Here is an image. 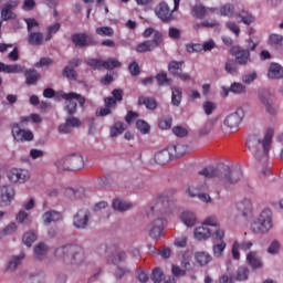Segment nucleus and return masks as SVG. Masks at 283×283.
Segmentation results:
<instances>
[{
  "label": "nucleus",
  "instance_id": "obj_1",
  "mask_svg": "<svg viewBox=\"0 0 283 283\" xmlns=\"http://www.w3.org/2000/svg\"><path fill=\"white\" fill-rule=\"evenodd\" d=\"M174 193H176V189L174 188L166 190L163 195L158 196L150 207V213L148 216H155V219L147 226V231L149 232V238L153 240H160L165 233L167 219L160 216L169 213V210L172 209L174 202H171L169 197L174 196Z\"/></svg>",
  "mask_w": 283,
  "mask_h": 283
},
{
  "label": "nucleus",
  "instance_id": "obj_2",
  "mask_svg": "<svg viewBox=\"0 0 283 283\" xmlns=\"http://www.w3.org/2000/svg\"><path fill=\"white\" fill-rule=\"evenodd\" d=\"M199 176L205 178H217L222 185H235L242 180V169L240 167L231 168L222 165L219 167L208 166L199 171Z\"/></svg>",
  "mask_w": 283,
  "mask_h": 283
},
{
  "label": "nucleus",
  "instance_id": "obj_3",
  "mask_svg": "<svg viewBox=\"0 0 283 283\" xmlns=\"http://www.w3.org/2000/svg\"><path fill=\"white\" fill-rule=\"evenodd\" d=\"M274 134L275 132L273 128H268L263 140H261L256 135H250L248 137L245 145L256 160H268Z\"/></svg>",
  "mask_w": 283,
  "mask_h": 283
},
{
  "label": "nucleus",
  "instance_id": "obj_4",
  "mask_svg": "<svg viewBox=\"0 0 283 283\" xmlns=\"http://www.w3.org/2000/svg\"><path fill=\"white\" fill-rule=\"evenodd\" d=\"M54 255L64 264L78 266L85 262V251L76 244L62 245L55 249Z\"/></svg>",
  "mask_w": 283,
  "mask_h": 283
},
{
  "label": "nucleus",
  "instance_id": "obj_5",
  "mask_svg": "<svg viewBox=\"0 0 283 283\" xmlns=\"http://www.w3.org/2000/svg\"><path fill=\"white\" fill-rule=\"evenodd\" d=\"M55 167L59 171H81L85 167V160L81 154H72L59 159Z\"/></svg>",
  "mask_w": 283,
  "mask_h": 283
},
{
  "label": "nucleus",
  "instance_id": "obj_6",
  "mask_svg": "<svg viewBox=\"0 0 283 283\" xmlns=\"http://www.w3.org/2000/svg\"><path fill=\"white\" fill-rule=\"evenodd\" d=\"M273 229V217L270 209L261 212L259 218L251 224L253 233H269Z\"/></svg>",
  "mask_w": 283,
  "mask_h": 283
},
{
  "label": "nucleus",
  "instance_id": "obj_7",
  "mask_svg": "<svg viewBox=\"0 0 283 283\" xmlns=\"http://www.w3.org/2000/svg\"><path fill=\"white\" fill-rule=\"evenodd\" d=\"M61 98H63L65 102V111L67 112L69 116H74L76 114V109L80 105V107H85V97H83L81 94L71 92V93H62ZM77 101L78 105L76 104Z\"/></svg>",
  "mask_w": 283,
  "mask_h": 283
},
{
  "label": "nucleus",
  "instance_id": "obj_8",
  "mask_svg": "<svg viewBox=\"0 0 283 283\" xmlns=\"http://www.w3.org/2000/svg\"><path fill=\"white\" fill-rule=\"evenodd\" d=\"M71 41L75 48H94L98 45V40L87 33H74L71 35Z\"/></svg>",
  "mask_w": 283,
  "mask_h": 283
},
{
  "label": "nucleus",
  "instance_id": "obj_9",
  "mask_svg": "<svg viewBox=\"0 0 283 283\" xmlns=\"http://www.w3.org/2000/svg\"><path fill=\"white\" fill-rule=\"evenodd\" d=\"M11 134L18 143H30L34 140V134L31 130L22 129L18 123L11 125Z\"/></svg>",
  "mask_w": 283,
  "mask_h": 283
},
{
  "label": "nucleus",
  "instance_id": "obj_10",
  "mask_svg": "<svg viewBox=\"0 0 283 283\" xmlns=\"http://www.w3.org/2000/svg\"><path fill=\"white\" fill-rule=\"evenodd\" d=\"M207 189H208L207 184H202L199 187L190 186L187 189V193L188 196H190V198H198L201 202L209 203L211 202V196L205 192L207 191Z\"/></svg>",
  "mask_w": 283,
  "mask_h": 283
},
{
  "label": "nucleus",
  "instance_id": "obj_11",
  "mask_svg": "<svg viewBox=\"0 0 283 283\" xmlns=\"http://www.w3.org/2000/svg\"><path fill=\"white\" fill-rule=\"evenodd\" d=\"M243 118H244V111L242 108H237L234 113L229 114L224 118L223 125L224 127H228V129H238Z\"/></svg>",
  "mask_w": 283,
  "mask_h": 283
},
{
  "label": "nucleus",
  "instance_id": "obj_12",
  "mask_svg": "<svg viewBox=\"0 0 283 283\" xmlns=\"http://www.w3.org/2000/svg\"><path fill=\"white\" fill-rule=\"evenodd\" d=\"M184 67L185 61H171L168 64V72L181 81H191V76L188 73L182 72Z\"/></svg>",
  "mask_w": 283,
  "mask_h": 283
},
{
  "label": "nucleus",
  "instance_id": "obj_13",
  "mask_svg": "<svg viewBox=\"0 0 283 283\" xmlns=\"http://www.w3.org/2000/svg\"><path fill=\"white\" fill-rule=\"evenodd\" d=\"M174 10L169 9V4H167V2H160L155 9L156 17H158V19L164 23L174 21Z\"/></svg>",
  "mask_w": 283,
  "mask_h": 283
},
{
  "label": "nucleus",
  "instance_id": "obj_14",
  "mask_svg": "<svg viewBox=\"0 0 283 283\" xmlns=\"http://www.w3.org/2000/svg\"><path fill=\"white\" fill-rule=\"evenodd\" d=\"M8 178L10 182H19L20 185H23V182H28L30 171L28 169L12 168L8 172Z\"/></svg>",
  "mask_w": 283,
  "mask_h": 283
},
{
  "label": "nucleus",
  "instance_id": "obj_15",
  "mask_svg": "<svg viewBox=\"0 0 283 283\" xmlns=\"http://www.w3.org/2000/svg\"><path fill=\"white\" fill-rule=\"evenodd\" d=\"M230 54L235 57V61L239 65H247L251 59V52L241 46H231Z\"/></svg>",
  "mask_w": 283,
  "mask_h": 283
},
{
  "label": "nucleus",
  "instance_id": "obj_16",
  "mask_svg": "<svg viewBox=\"0 0 283 283\" xmlns=\"http://www.w3.org/2000/svg\"><path fill=\"white\" fill-rule=\"evenodd\" d=\"M90 223V210L80 209L73 217V226L75 229H87Z\"/></svg>",
  "mask_w": 283,
  "mask_h": 283
},
{
  "label": "nucleus",
  "instance_id": "obj_17",
  "mask_svg": "<svg viewBox=\"0 0 283 283\" xmlns=\"http://www.w3.org/2000/svg\"><path fill=\"white\" fill-rule=\"evenodd\" d=\"M19 7V1L9 0L1 9L0 17L2 21H11L12 19H17V13L12 12L14 8Z\"/></svg>",
  "mask_w": 283,
  "mask_h": 283
},
{
  "label": "nucleus",
  "instance_id": "obj_18",
  "mask_svg": "<svg viewBox=\"0 0 283 283\" xmlns=\"http://www.w3.org/2000/svg\"><path fill=\"white\" fill-rule=\"evenodd\" d=\"M14 200V188L12 186H2L0 188V207H6Z\"/></svg>",
  "mask_w": 283,
  "mask_h": 283
},
{
  "label": "nucleus",
  "instance_id": "obj_19",
  "mask_svg": "<svg viewBox=\"0 0 283 283\" xmlns=\"http://www.w3.org/2000/svg\"><path fill=\"white\" fill-rule=\"evenodd\" d=\"M72 127H81V119L78 117L70 116L65 118V123L59 126L60 134H70Z\"/></svg>",
  "mask_w": 283,
  "mask_h": 283
},
{
  "label": "nucleus",
  "instance_id": "obj_20",
  "mask_svg": "<svg viewBox=\"0 0 283 283\" xmlns=\"http://www.w3.org/2000/svg\"><path fill=\"white\" fill-rule=\"evenodd\" d=\"M237 211L244 218H249V216L253 214V203L250 199H243L237 202Z\"/></svg>",
  "mask_w": 283,
  "mask_h": 283
},
{
  "label": "nucleus",
  "instance_id": "obj_21",
  "mask_svg": "<svg viewBox=\"0 0 283 283\" xmlns=\"http://www.w3.org/2000/svg\"><path fill=\"white\" fill-rule=\"evenodd\" d=\"M25 85H36L41 78V73L34 69L24 71Z\"/></svg>",
  "mask_w": 283,
  "mask_h": 283
},
{
  "label": "nucleus",
  "instance_id": "obj_22",
  "mask_svg": "<svg viewBox=\"0 0 283 283\" xmlns=\"http://www.w3.org/2000/svg\"><path fill=\"white\" fill-rule=\"evenodd\" d=\"M209 12H216V8H207L202 4H195L192 7V13L195 19H205Z\"/></svg>",
  "mask_w": 283,
  "mask_h": 283
},
{
  "label": "nucleus",
  "instance_id": "obj_23",
  "mask_svg": "<svg viewBox=\"0 0 283 283\" xmlns=\"http://www.w3.org/2000/svg\"><path fill=\"white\" fill-rule=\"evenodd\" d=\"M247 262L251 266V269H262V259L258 256V252L255 251H250L247 254Z\"/></svg>",
  "mask_w": 283,
  "mask_h": 283
},
{
  "label": "nucleus",
  "instance_id": "obj_24",
  "mask_svg": "<svg viewBox=\"0 0 283 283\" xmlns=\"http://www.w3.org/2000/svg\"><path fill=\"white\" fill-rule=\"evenodd\" d=\"M222 91L224 92L226 96H229V92L232 94H247V86H244L242 83L234 82L231 84L230 88L222 86Z\"/></svg>",
  "mask_w": 283,
  "mask_h": 283
},
{
  "label": "nucleus",
  "instance_id": "obj_25",
  "mask_svg": "<svg viewBox=\"0 0 283 283\" xmlns=\"http://www.w3.org/2000/svg\"><path fill=\"white\" fill-rule=\"evenodd\" d=\"M61 218H62L61 212L54 211V210L46 211L42 216V220L44 224H52V222H59Z\"/></svg>",
  "mask_w": 283,
  "mask_h": 283
},
{
  "label": "nucleus",
  "instance_id": "obj_26",
  "mask_svg": "<svg viewBox=\"0 0 283 283\" xmlns=\"http://www.w3.org/2000/svg\"><path fill=\"white\" fill-rule=\"evenodd\" d=\"M171 160V153H169V149H163L159 150L155 155V163L157 165H167Z\"/></svg>",
  "mask_w": 283,
  "mask_h": 283
},
{
  "label": "nucleus",
  "instance_id": "obj_27",
  "mask_svg": "<svg viewBox=\"0 0 283 283\" xmlns=\"http://www.w3.org/2000/svg\"><path fill=\"white\" fill-rule=\"evenodd\" d=\"M138 105H145L146 109L154 111L158 107V102H156V98L154 97L142 95L138 97Z\"/></svg>",
  "mask_w": 283,
  "mask_h": 283
},
{
  "label": "nucleus",
  "instance_id": "obj_28",
  "mask_svg": "<svg viewBox=\"0 0 283 283\" xmlns=\"http://www.w3.org/2000/svg\"><path fill=\"white\" fill-rule=\"evenodd\" d=\"M269 78H282L283 77V67L279 63H272L268 71Z\"/></svg>",
  "mask_w": 283,
  "mask_h": 283
},
{
  "label": "nucleus",
  "instance_id": "obj_29",
  "mask_svg": "<svg viewBox=\"0 0 283 283\" xmlns=\"http://www.w3.org/2000/svg\"><path fill=\"white\" fill-rule=\"evenodd\" d=\"M193 235L196 240H208V238H211V230L202 224L195 229Z\"/></svg>",
  "mask_w": 283,
  "mask_h": 283
},
{
  "label": "nucleus",
  "instance_id": "obj_30",
  "mask_svg": "<svg viewBox=\"0 0 283 283\" xmlns=\"http://www.w3.org/2000/svg\"><path fill=\"white\" fill-rule=\"evenodd\" d=\"M181 222H184L186 227H195L196 222H198V218L196 217V213L191 211H184L181 214Z\"/></svg>",
  "mask_w": 283,
  "mask_h": 283
},
{
  "label": "nucleus",
  "instance_id": "obj_31",
  "mask_svg": "<svg viewBox=\"0 0 283 283\" xmlns=\"http://www.w3.org/2000/svg\"><path fill=\"white\" fill-rule=\"evenodd\" d=\"M180 103H182V88L174 86L171 88V105L180 107Z\"/></svg>",
  "mask_w": 283,
  "mask_h": 283
},
{
  "label": "nucleus",
  "instance_id": "obj_32",
  "mask_svg": "<svg viewBox=\"0 0 283 283\" xmlns=\"http://www.w3.org/2000/svg\"><path fill=\"white\" fill-rule=\"evenodd\" d=\"M43 39H44L43 33L30 32L28 35V43L29 45H34V46L43 45Z\"/></svg>",
  "mask_w": 283,
  "mask_h": 283
},
{
  "label": "nucleus",
  "instance_id": "obj_33",
  "mask_svg": "<svg viewBox=\"0 0 283 283\" xmlns=\"http://www.w3.org/2000/svg\"><path fill=\"white\" fill-rule=\"evenodd\" d=\"M250 274H251V271L249 270V268L241 265L237 269L234 280L237 282H247V280H249Z\"/></svg>",
  "mask_w": 283,
  "mask_h": 283
},
{
  "label": "nucleus",
  "instance_id": "obj_34",
  "mask_svg": "<svg viewBox=\"0 0 283 283\" xmlns=\"http://www.w3.org/2000/svg\"><path fill=\"white\" fill-rule=\"evenodd\" d=\"M237 17L238 19H241L240 23H244V25H251V23H255V17L247 10H242L237 14Z\"/></svg>",
  "mask_w": 283,
  "mask_h": 283
},
{
  "label": "nucleus",
  "instance_id": "obj_35",
  "mask_svg": "<svg viewBox=\"0 0 283 283\" xmlns=\"http://www.w3.org/2000/svg\"><path fill=\"white\" fill-rule=\"evenodd\" d=\"M108 260L112 264L117 266V264H122V262L127 260V253H125V251H117L115 254H111Z\"/></svg>",
  "mask_w": 283,
  "mask_h": 283
},
{
  "label": "nucleus",
  "instance_id": "obj_36",
  "mask_svg": "<svg viewBox=\"0 0 283 283\" xmlns=\"http://www.w3.org/2000/svg\"><path fill=\"white\" fill-rule=\"evenodd\" d=\"M33 251L36 260H43L48 255V245L45 243H39L34 247Z\"/></svg>",
  "mask_w": 283,
  "mask_h": 283
},
{
  "label": "nucleus",
  "instance_id": "obj_37",
  "mask_svg": "<svg viewBox=\"0 0 283 283\" xmlns=\"http://www.w3.org/2000/svg\"><path fill=\"white\" fill-rule=\"evenodd\" d=\"M195 258H196L198 264H200V266H207V264H209V262H211V260H212L210 254L207 252H197L195 254Z\"/></svg>",
  "mask_w": 283,
  "mask_h": 283
},
{
  "label": "nucleus",
  "instance_id": "obj_38",
  "mask_svg": "<svg viewBox=\"0 0 283 283\" xmlns=\"http://www.w3.org/2000/svg\"><path fill=\"white\" fill-rule=\"evenodd\" d=\"M113 209L115 211H129V209H132V203L125 202L120 199H115L113 201Z\"/></svg>",
  "mask_w": 283,
  "mask_h": 283
},
{
  "label": "nucleus",
  "instance_id": "obj_39",
  "mask_svg": "<svg viewBox=\"0 0 283 283\" xmlns=\"http://www.w3.org/2000/svg\"><path fill=\"white\" fill-rule=\"evenodd\" d=\"M156 81H157V85H159V87L163 86H167V85H171V78H168L167 76V72H159L157 73V75L155 76Z\"/></svg>",
  "mask_w": 283,
  "mask_h": 283
},
{
  "label": "nucleus",
  "instance_id": "obj_40",
  "mask_svg": "<svg viewBox=\"0 0 283 283\" xmlns=\"http://www.w3.org/2000/svg\"><path fill=\"white\" fill-rule=\"evenodd\" d=\"M125 129H127V126L124 123L122 122L115 123V125L111 127V137L116 138V136H120V134H123Z\"/></svg>",
  "mask_w": 283,
  "mask_h": 283
},
{
  "label": "nucleus",
  "instance_id": "obj_41",
  "mask_svg": "<svg viewBox=\"0 0 283 283\" xmlns=\"http://www.w3.org/2000/svg\"><path fill=\"white\" fill-rule=\"evenodd\" d=\"M153 50L156 49L154 48V44H151L149 40H146L136 46V52H138L139 54H143L145 52H153Z\"/></svg>",
  "mask_w": 283,
  "mask_h": 283
},
{
  "label": "nucleus",
  "instance_id": "obj_42",
  "mask_svg": "<svg viewBox=\"0 0 283 283\" xmlns=\"http://www.w3.org/2000/svg\"><path fill=\"white\" fill-rule=\"evenodd\" d=\"M25 258V253H21L20 255H14L11 258L9 261L8 270L9 271H14L19 264H21V260Z\"/></svg>",
  "mask_w": 283,
  "mask_h": 283
},
{
  "label": "nucleus",
  "instance_id": "obj_43",
  "mask_svg": "<svg viewBox=\"0 0 283 283\" xmlns=\"http://www.w3.org/2000/svg\"><path fill=\"white\" fill-rule=\"evenodd\" d=\"M120 61L115 57H109L103 62L104 70H115V67H120Z\"/></svg>",
  "mask_w": 283,
  "mask_h": 283
},
{
  "label": "nucleus",
  "instance_id": "obj_44",
  "mask_svg": "<svg viewBox=\"0 0 283 283\" xmlns=\"http://www.w3.org/2000/svg\"><path fill=\"white\" fill-rule=\"evenodd\" d=\"M6 74H21L23 72V66L21 64H6Z\"/></svg>",
  "mask_w": 283,
  "mask_h": 283
},
{
  "label": "nucleus",
  "instance_id": "obj_45",
  "mask_svg": "<svg viewBox=\"0 0 283 283\" xmlns=\"http://www.w3.org/2000/svg\"><path fill=\"white\" fill-rule=\"evenodd\" d=\"M163 277H165V273L163 272V269L160 268H155L153 270V273L150 275V280L154 283H160L163 282Z\"/></svg>",
  "mask_w": 283,
  "mask_h": 283
},
{
  "label": "nucleus",
  "instance_id": "obj_46",
  "mask_svg": "<svg viewBox=\"0 0 283 283\" xmlns=\"http://www.w3.org/2000/svg\"><path fill=\"white\" fill-rule=\"evenodd\" d=\"M62 75L65 78H69V81H76V78L78 77V74L76 73V71L74 69H71L70 66H65L63 69Z\"/></svg>",
  "mask_w": 283,
  "mask_h": 283
},
{
  "label": "nucleus",
  "instance_id": "obj_47",
  "mask_svg": "<svg viewBox=\"0 0 283 283\" xmlns=\"http://www.w3.org/2000/svg\"><path fill=\"white\" fill-rule=\"evenodd\" d=\"M224 249H227V242L221 241L212 247L214 258H221L222 253H224Z\"/></svg>",
  "mask_w": 283,
  "mask_h": 283
},
{
  "label": "nucleus",
  "instance_id": "obj_48",
  "mask_svg": "<svg viewBox=\"0 0 283 283\" xmlns=\"http://www.w3.org/2000/svg\"><path fill=\"white\" fill-rule=\"evenodd\" d=\"M95 32L98 36H114V29L112 27H98Z\"/></svg>",
  "mask_w": 283,
  "mask_h": 283
},
{
  "label": "nucleus",
  "instance_id": "obj_49",
  "mask_svg": "<svg viewBox=\"0 0 283 283\" xmlns=\"http://www.w3.org/2000/svg\"><path fill=\"white\" fill-rule=\"evenodd\" d=\"M216 109H218V104L211 101H206L203 103V112L207 116H211Z\"/></svg>",
  "mask_w": 283,
  "mask_h": 283
},
{
  "label": "nucleus",
  "instance_id": "obj_50",
  "mask_svg": "<svg viewBox=\"0 0 283 283\" xmlns=\"http://www.w3.org/2000/svg\"><path fill=\"white\" fill-rule=\"evenodd\" d=\"M163 32L160 31H155L154 35H153V40H149V42L151 43L153 48H159V45H163Z\"/></svg>",
  "mask_w": 283,
  "mask_h": 283
},
{
  "label": "nucleus",
  "instance_id": "obj_51",
  "mask_svg": "<svg viewBox=\"0 0 283 283\" xmlns=\"http://www.w3.org/2000/svg\"><path fill=\"white\" fill-rule=\"evenodd\" d=\"M22 242L25 247H32L33 242H36V234L34 232H27L22 237Z\"/></svg>",
  "mask_w": 283,
  "mask_h": 283
},
{
  "label": "nucleus",
  "instance_id": "obj_52",
  "mask_svg": "<svg viewBox=\"0 0 283 283\" xmlns=\"http://www.w3.org/2000/svg\"><path fill=\"white\" fill-rule=\"evenodd\" d=\"M172 123H174V118H171V116H166L159 120L158 125L160 129H171Z\"/></svg>",
  "mask_w": 283,
  "mask_h": 283
},
{
  "label": "nucleus",
  "instance_id": "obj_53",
  "mask_svg": "<svg viewBox=\"0 0 283 283\" xmlns=\"http://www.w3.org/2000/svg\"><path fill=\"white\" fill-rule=\"evenodd\" d=\"M17 231V223H9L1 232L0 239L6 238V235H12Z\"/></svg>",
  "mask_w": 283,
  "mask_h": 283
},
{
  "label": "nucleus",
  "instance_id": "obj_54",
  "mask_svg": "<svg viewBox=\"0 0 283 283\" xmlns=\"http://www.w3.org/2000/svg\"><path fill=\"white\" fill-rule=\"evenodd\" d=\"M234 12L235 8L233 7V4H224L220 9V13L222 14V17H233Z\"/></svg>",
  "mask_w": 283,
  "mask_h": 283
},
{
  "label": "nucleus",
  "instance_id": "obj_55",
  "mask_svg": "<svg viewBox=\"0 0 283 283\" xmlns=\"http://www.w3.org/2000/svg\"><path fill=\"white\" fill-rule=\"evenodd\" d=\"M136 127L137 129L142 133V134H149V124H147V122L143 120V119H138L136 122Z\"/></svg>",
  "mask_w": 283,
  "mask_h": 283
},
{
  "label": "nucleus",
  "instance_id": "obj_56",
  "mask_svg": "<svg viewBox=\"0 0 283 283\" xmlns=\"http://www.w3.org/2000/svg\"><path fill=\"white\" fill-rule=\"evenodd\" d=\"M104 61L101 59H88L87 65L92 67V70H101L103 67Z\"/></svg>",
  "mask_w": 283,
  "mask_h": 283
},
{
  "label": "nucleus",
  "instance_id": "obj_57",
  "mask_svg": "<svg viewBox=\"0 0 283 283\" xmlns=\"http://www.w3.org/2000/svg\"><path fill=\"white\" fill-rule=\"evenodd\" d=\"M129 269L127 266H117L115 271V277L116 280H123L127 273H129Z\"/></svg>",
  "mask_w": 283,
  "mask_h": 283
},
{
  "label": "nucleus",
  "instance_id": "obj_58",
  "mask_svg": "<svg viewBox=\"0 0 283 283\" xmlns=\"http://www.w3.org/2000/svg\"><path fill=\"white\" fill-rule=\"evenodd\" d=\"M128 72H130L132 76H138L140 74V66L138 65V62H132L128 65Z\"/></svg>",
  "mask_w": 283,
  "mask_h": 283
},
{
  "label": "nucleus",
  "instance_id": "obj_59",
  "mask_svg": "<svg viewBox=\"0 0 283 283\" xmlns=\"http://www.w3.org/2000/svg\"><path fill=\"white\" fill-rule=\"evenodd\" d=\"M269 41L270 45H283V36L280 34H271Z\"/></svg>",
  "mask_w": 283,
  "mask_h": 283
},
{
  "label": "nucleus",
  "instance_id": "obj_60",
  "mask_svg": "<svg viewBox=\"0 0 283 283\" xmlns=\"http://www.w3.org/2000/svg\"><path fill=\"white\" fill-rule=\"evenodd\" d=\"M54 61L50 57H42L39 62L34 64L35 67H49V65H52Z\"/></svg>",
  "mask_w": 283,
  "mask_h": 283
},
{
  "label": "nucleus",
  "instance_id": "obj_61",
  "mask_svg": "<svg viewBox=\"0 0 283 283\" xmlns=\"http://www.w3.org/2000/svg\"><path fill=\"white\" fill-rule=\"evenodd\" d=\"M137 280L142 283H147L149 282V274L147 273V271L140 269L139 271H137Z\"/></svg>",
  "mask_w": 283,
  "mask_h": 283
},
{
  "label": "nucleus",
  "instance_id": "obj_62",
  "mask_svg": "<svg viewBox=\"0 0 283 283\" xmlns=\"http://www.w3.org/2000/svg\"><path fill=\"white\" fill-rule=\"evenodd\" d=\"M226 27L228 28V30L230 32H233V34H235V36H240V27L235 23V22H228L226 23Z\"/></svg>",
  "mask_w": 283,
  "mask_h": 283
},
{
  "label": "nucleus",
  "instance_id": "obj_63",
  "mask_svg": "<svg viewBox=\"0 0 283 283\" xmlns=\"http://www.w3.org/2000/svg\"><path fill=\"white\" fill-rule=\"evenodd\" d=\"M219 283H235V277L231 273H226L219 277Z\"/></svg>",
  "mask_w": 283,
  "mask_h": 283
},
{
  "label": "nucleus",
  "instance_id": "obj_64",
  "mask_svg": "<svg viewBox=\"0 0 283 283\" xmlns=\"http://www.w3.org/2000/svg\"><path fill=\"white\" fill-rule=\"evenodd\" d=\"M168 36L169 39H174L175 41H178V39H180V30L174 27H170L168 30Z\"/></svg>",
  "mask_w": 283,
  "mask_h": 283
}]
</instances>
